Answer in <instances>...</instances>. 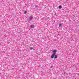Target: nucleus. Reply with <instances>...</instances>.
I'll list each match as a JSON object with an SVG mask.
<instances>
[{
	"label": "nucleus",
	"instance_id": "obj_1",
	"mask_svg": "<svg viewBox=\"0 0 79 79\" xmlns=\"http://www.w3.org/2000/svg\"><path fill=\"white\" fill-rule=\"evenodd\" d=\"M56 50H54L53 51H52V52L53 53H53V54H54V55H55V54H56Z\"/></svg>",
	"mask_w": 79,
	"mask_h": 79
},
{
	"label": "nucleus",
	"instance_id": "obj_2",
	"mask_svg": "<svg viewBox=\"0 0 79 79\" xmlns=\"http://www.w3.org/2000/svg\"><path fill=\"white\" fill-rule=\"evenodd\" d=\"M55 54H53L51 56V58L52 59L53 58H54V56H55Z\"/></svg>",
	"mask_w": 79,
	"mask_h": 79
},
{
	"label": "nucleus",
	"instance_id": "obj_3",
	"mask_svg": "<svg viewBox=\"0 0 79 79\" xmlns=\"http://www.w3.org/2000/svg\"><path fill=\"white\" fill-rule=\"evenodd\" d=\"M31 29H33L34 27V26L33 25H31Z\"/></svg>",
	"mask_w": 79,
	"mask_h": 79
},
{
	"label": "nucleus",
	"instance_id": "obj_4",
	"mask_svg": "<svg viewBox=\"0 0 79 79\" xmlns=\"http://www.w3.org/2000/svg\"><path fill=\"white\" fill-rule=\"evenodd\" d=\"M33 19V17H31L29 18L30 20H32Z\"/></svg>",
	"mask_w": 79,
	"mask_h": 79
},
{
	"label": "nucleus",
	"instance_id": "obj_5",
	"mask_svg": "<svg viewBox=\"0 0 79 79\" xmlns=\"http://www.w3.org/2000/svg\"><path fill=\"white\" fill-rule=\"evenodd\" d=\"M62 8V7H61V6H59V9H61V8Z\"/></svg>",
	"mask_w": 79,
	"mask_h": 79
},
{
	"label": "nucleus",
	"instance_id": "obj_6",
	"mask_svg": "<svg viewBox=\"0 0 79 79\" xmlns=\"http://www.w3.org/2000/svg\"><path fill=\"white\" fill-rule=\"evenodd\" d=\"M61 26H62V25H61V24L60 23L59 24V27H61Z\"/></svg>",
	"mask_w": 79,
	"mask_h": 79
},
{
	"label": "nucleus",
	"instance_id": "obj_7",
	"mask_svg": "<svg viewBox=\"0 0 79 79\" xmlns=\"http://www.w3.org/2000/svg\"><path fill=\"white\" fill-rule=\"evenodd\" d=\"M57 58V56L55 55L54 56V58Z\"/></svg>",
	"mask_w": 79,
	"mask_h": 79
},
{
	"label": "nucleus",
	"instance_id": "obj_8",
	"mask_svg": "<svg viewBox=\"0 0 79 79\" xmlns=\"http://www.w3.org/2000/svg\"><path fill=\"white\" fill-rule=\"evenodd\" d=\"M30 50H33V49H34V48H33L31 47L30 48Z\"/></svg>",
	"mask_w": 79,
	"mask_h": 79
},
{
	"label": "nucleus",
	"instance_id": "obj_9",
	"mask_svg": "<svg viewBox=\"0 0 79 79\" xmlns=\"http://www.w3.org/2000/svg\"><path fill=\"white\" fill-rule=\"evenodd\" d=\"M54 14L56 15V12H54Z\"/></svg>",
	"mask_w": 79,
	"mask_h": 79
},
{
	"label": "nucleus",
	"instance_id": "obj_10",
	"mask_svg": "<svg viewBox=\"0 0 79 79\" xmlns=\"http://www.w3.org/2000/svg\"><path fill=\"white\" fill-rule=\"evenodd\" d=\"M26 13H27V12H26V11L25 12V14H26Z\"/></svg>",
	"mask_w": 79,
	"mask_h": 79
}]
</instances>
